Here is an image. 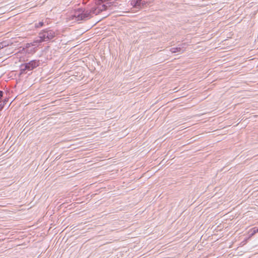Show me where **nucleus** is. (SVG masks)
<instances>
[{
    "instance_id": "obj_2",
    "label": "nucleus",
    "mask_w": 258,
    "mask_h": 258,
    "mask_svg": "<svg viewBox=\"0 0 258 258\" xmlns=\"http://www.w3.org/2000/svg\"><path fill=\"white\" fill-rule=\"evenodd\" d=\"M40 64L39 60L34 59L28 62L22 63L20 66V75L28 74L30 75L32 72L28 73L29 72L33 71Z\"/></svg>"
},
{
    "instance_id": "obj_10",
    "label": "nucleus",
    "mask_w": 258,
    "mask_h": 258,
    "mask_svg": "<svg viewBox=\"0 0 258 258\" xmlns=\"http://www.w3.org/2000/svg\"><path fill=\"white\" fill-rule=\"evenodd\" d=\"M44 22L42 21L39 22L38 23H35V27H36V28L42 27V26H44Z\"/></svg>"
},
{
    "instance_id": "obj_13",
    "label": "nucleus",
    "mask_w": 258,
    "mask_h": 258,
    "mask_svg": "<svg viewBox=\"0 0 258 258\" xmlns=\"http://www.w3.org/2000/svg\"><path fill=\"white\" fill-rule=\"evenodd\" d=\"M60 156L59 155V156H57V157H56L55 160H58V159H60Z\"/></svg>"
},
{
    "instance_id": "obj_9",
    "label": "nucleus",
    "mask_w": 258,
    "mask_h": 258,
    "mask_svg": "<svg viewBox=\"0 0 258 258\" xmlns=\"http://www.w3.org/2000/svg\"><path fill=\"white\" fill-rule=\"evenodd\" d=\"M258 232V227H254L251 229V233L250 234L251 236L254 235L255 234Z\"/></svg>"
},
{
    "instance_id": "obj_8",
    "label": "nucleus",
    "mask_w": 258,
    "mask_h": 258,
    "mask_svg": "<svg viewBox=\"0 0 258 258\" xmlns=\"http://www.w3.org/2000/svg\"><path fill=\"white\" fill-rule=\"evenodd\" d=\"M182 49L180 47H173L170 49V51L173 53L180 52Z\"/></svg>"
},
{
    "instance_id": "obj_1",
    "label": "nucleus",
    "mask_w": 258,
    "mask_h": 258,
    "mask_svg": "<svg viewBox=\"0 0 258 258\" xmlns=\"http://www.w3.org/2000/svg\"><path fill=\"white\" fill-rule=\"evenodd\" d=\"M96 9L93 8L89 11L83 10L82 9H78L75 10L74 14L72 15V19H75L77 21L86 20L92 17V14L96 13Z\"/></svg>"
},
{
    "instance_id": "obj_6",
    "label": "nucleus",
    "mask_w": 258,
    "mask_h": 258,
    "mask_svg": "<svg viewBox=\"0 0 258 258\" xmlns=\"http://www.w3.org/2000/svg\"><path fill=\"white\" fill-rule=\"evenodd\" d=\"M8 98L6 97L4 98L3 100L0 101V111L4 109L5 105L8 103Z\"/></svg>"
},
{
    "instance_id": "obj_3",
    "label": "nucleus",
    "mask_w": 258,
    "mask_h": 258,
    "mask_svg": "<svg viewBox=\"0 0 258 258\" xmlns=\"http://www.w3.org/2000/svg\"><path fill=\"white\" fill-rule=\"evenodd\" d=\"M56 36L55 32L49 28L42 30L39 33L38 37L41 39V41H48L52 39Z\"/></svg>"
},
{
    "instance_id": "obj_5",
    "label": "nucleus",
    "mask_w": 258,
    "mask_h": 258,
    "mask_svg": "<svg viewBox=\"0 0 258 258\" xmlns=\"http://www.w3.org/2000/svg\"><path fill=\"white\" fill-rule=\"evenodd\" d=\"M37 50V48L35 47L32 44L30 43H27L26 44L25 47V51L26 53L28 54H34Z\"/></svg>"
},
{
    "instance_id": "obj_11",
    "label": "nucleus",
    "mask_w": 258,
    "mask_h": 258,
    "mask_svg": "<svg viewBox=\"0 0 258 258\" xmlns=\"http://www.w3.org/2000/svg\"><path fill=\"white\" fill-rule=\"evenodd\" d=\"M4 94L5 93L3 91L0 90V100L2 99V98H4Z\"/></svg>"
},
{
    "instance_id": "obj_4",
    "label": "nucleus",
    "mask_w": 258,
    "mask_h": 258,
    "mask_svg": "<svg viewBox=\"0 0 258 258\" xmlns=\"http://www.w3.org/2000/svg\"><path fill=\"white\" fill-rule=\"evenodd\" d=\"M147 2L144 0H131L130 4L134 8L141 9L144 8L147 4Z\"/></svg>"
},
{
    "instance_id": "obj_12",
    "label": "nucleus",
    "mask_w": 258,
    "mask_h": 258,
    "mask_svg": "<svg viewBox=\"0 0 258 258\" xmlns=\"http://www.w3.org/2000/svg\"><path fill=\"white\" fill-rule=\"evenodd\" d=\"M103 9L105 10L107 8V7L105 5H102Z\"/></svg>"
},
{
    "instance_id": "obj_7",
    "label": "nucleus",
    "mask_w": 258,
    "mask_h": 258,
    "mask_svg": "<svg viewBox=\"0 0 258 258\" xmlns=\"http://www.w3.org/2000/svg\"><path fill=\"white\" fill-rule=\"evenodd\" d=\"M43 41H41V39L39 38V39L35 40L33 42L30 43V44H32L35 47L37 48V47L40 45L41 42Z\"/></svg>"
}]
</instances>
